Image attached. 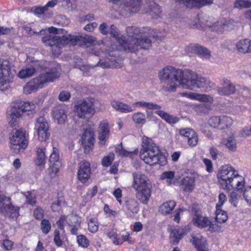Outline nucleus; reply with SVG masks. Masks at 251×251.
Segmentation results:
<instances>
[{
	"mask_svg": "<svg viewBox=\"0 0 251 251\" xmlns=\"http://www.w3.org/2000/svg\"><path fill=\"white\" fill-rule=\"evenodd\" d=\"M132 187L136 191L137 198L143 204H147L151 197L152 185L147 177L140 172L132 174Z\"/></svg>",
	"mask_w": 251,
	"mask_h": 251,
	"instance_id": "nucleus-6",
	"label": "nucleus"
},
{
	"mask_svg": "<svg viewBox=\"0 0 251 251\" xmlns=\"http://www.w3.org/2000/svg\"><path fill=\"white\" fill-rule=\"evenodd\" d=\"M208 123L213 128L224 130L230 127L233 121L231 118L226 115L214 116L209 118Z\"/></svg>",
	"mask_w": 251,
	"mask_h": 251,
	"instance_id": "nucleus-15",
	"label": "nucleus"
},
{
	"mask_svg": "<svg viewBox=\"0 0 251 251\" xmlns=\"http://www.w3.org/2000/svg\"><path fill=\"white\" fill-rule=\"evenodd\" d=\"M111 104L116 110L123 113H130L135 110L131 105L118 100L112 101Z\"/></svg>",
	"mask_w": 251,
	"mask_h": 251,
	"instance_id": "nucleus-31",
	"label": "nucleus"
},
{
	"mask_svg": "<svg viewBox=\"0 0 251 251\" xmlns=\"http://www.w3.org/2000/svg\"><path fill=\"white\" fill-rule=\"evenodd\" d=\"M77 243L79 246L83 248H87L90 244L89 240L84 235H79L76 238Z\"/></svg>",
	"mask_w": 251,
	"mask_h": 251,
	"instance_id": "nucleus-47",
	"label": "nucleus"
},
{
	"mask_svg": "<svg viewBox=\"0 0 251 251\" xmlns=\"http://www.w3.org/2000/svg\"><path fill=\"white\" fill-rule=\"evenodd\" d=\"M65 204V201L61 199L54 201L51 205V208L53 212H59L62 205Z\"/></svg>",
	"mask_w": 251,
	"mask_h": 251,
	"instance_id": "nucleus-53",
	"label": "nucleus"
},
{
	"mask_svg": "<svg viewBox=\"0 0 251 251\" xmlns=\"http://www.w3.org/2000/svg\"><path fill=\"white\" fill-rule=\"evenodd\" d=\"M169 230L170 231V239L173 245H176L183 237L179 230L178 229H172L171 226H169Z\"/></svg>",
	"mask_w": 251,
	"mask_h": 251,
	"instance_id": "nucleus-40",
	"label": "nucleus"
},
{
	"mask_svg": "<svg viewBox=\"0 0 251 251\" xmlns=\"http://www.w3.org/2000/svg\"><path fill=\"white\" fill-rule=\"evenodd\" d=\"M191 100H198L203 102L212 103L213 101V98L205 94H199L196 93L190 92L189 98Z\"/></svg>",
	"mask_w": 251,
	"mask_h": 251,
	"instance_id": "nucleus-35",
	"label": "nucleus"
},
{
	"mask_svg": "<svg viewBox=\"0 0 251 251\" xmlns=\"http://www.w3.org/2000/svg\"><path fill=\"white\" fill-rule=\"evenodd\" d=\"M234 6L238 9L247 8L251 7V0H236Z\"/></svg>",
	"mask_w": 251,
	"mask_h": 251,
	"instance_id": "nucleus-45",
	"label": "nucleus"
},
{
	"mask_svg": "<svg viewBox=\"0 0 251 251\" xmlns=\"http://www.w3.org/2000/svg\"><path fill=\"white\" fill-rule=\"evenodd\" d=\"M188 144L190 146L195 147L196 146L198 142V136L196 132L194 133V135L191 136L187 139Z\"/></svg>",
	"mask_w": 251,
	"mask_h": 251,
	"instance_id": "nucleus-57",
	"label": "nucleus"
},
{
	"mask_svg": "<svg viewBox=\"0 0 251 251\" xmlns=\"http://www.w3.org/2000/svg\"><path fill=\"white\" fill-rule=\"evenodd\" d=\"M247 45V39H245L239 41L236 43V47L239 52L243 53H249V49L248 48Z\"/></svg>",
	"mask_w": 251,
	"mask_h": 251,
	"instance_id": "nucleus-44",
	"label": "nucleus"
},
{
	"mask_svg": "<svg viewBox=\"0 0 251 251\" xmlns=\"http://www.w3.org/2000/svg\"><path fill=\"white\" fill-rule=\"evenodd\" d=\"M11 150L16 153H19L21 150H24L27 146L28 140L24 129L17 130L10 137Z\"/></svg>",
	"mask_w": 251,
	"mask_h": 251,
	"instance_id": "nucleus-11",
	"label": "nucleus"
},
{
	"mask_svg": "<svg viewBox=\"0 0 251 251\" xmlns=\"http://www.w3.org/2000/svg\"><path fill=\"white\" fill-rule=\"evenodd\" d=\"M41 228L43 233L48 234L51 229V224L50 221H42Z\"/></svg>",
	"mask_w": 251,
	"mask_h": 251,
	"instance_id": "nucleus-55",
	"label": "nucleus"
},
{
	"mask_svg": "<svg viewBox=\"0 0 251 251\" xmlns=\"http://www.w3.org/2000/svg\"><path fill=\"white\" fill-rule=\"evenodd\" d=\"M145 1L148 6L146 12L151 15L152 18L158 19L161 12L160 7L154 1V0H145Z\"/></svg>",
	"mask_w": 251,
	"mask_h": 251,
	"instance_id": "nucleus-25",
	"label": "nucleus"
},
{
	"mask_svg": "<svg viewBox=\"0 0 251 251\" xmlns=\"http://www.w3.org/2000/svg\"><path fill=\"white\" fill-rule=\"evenodd\" d=\"M60 70L59 64L52 63L47 71L41 74L38 77L26 84L23 88L24 93L29 94L36 92L38 89L42 88L45 83L53 81L59 77Z\"/></svg>",
	"mask_w": 251,
	"mask_h": 251,
	"instance_id": "nucleus-5",
	"label": "nucleus"
},
{
	"mask_svg": "<svg viewBox=\"0 0 251 251\" xmlns=\"http://www.w3.org/2000/svg\"><path fill=\"white\" fill-rule=\"evenodd\" d=\"M125 208L132 213H137L139 209L138 201L134 199H128L125 201Z\"/></svg>",
	"mask_w": 251,
	"mask_h": 251,
	"instance_id": "nucleus-34",
	"label": "nucleus"
},
{
	"mask_svg": "<svg viewBox=\"0 0 251 251\" xmlns=\"http://www.w3.org/2000/svg\"><path fill=\"white\" fill-rule=\"evenodd\" d=\"M195 132L193 129L190 128L180 129L179 130L180 135L187 138V139L191 136L194 135Z\"/></svg>",
	"mask_w": 251,
	"mask_h": 251,
	"instance_id": "nucleus-56",
	"label": "nucleus"
},
{
	"mask_svg": "<svg viewBox=\"0 0 251 251\" xmlns=\"http://www.w3.org/2000/svg\"><path fill=\"white\" fill-rule=\"evenodd\" d=\"M35 128L40 141H45L49 139L50 135L49 124L44 117H39L37 119Z\"/></svg>",
	"mask_w": 251,
	"mask_h": 251,
	"instance_id": "nucleus-16",
	"label": "nucleus"
},
{
	"mask_svg": "<svg viewBox=\"0 0 251 251\" xmlns=\"http://www.w3.org/2000/svg\"><path fill=\"white\" fill-rule=\"evenodd\" d=\"M218 178L223 189L228 191L233 190L229 195V201L234 207H236L240 198L238 192L244 186L242 176L231 166L224 165L218 174Z\"/></svg>",
	"mask_w": 251,
	"mask_h": 251,
	"instance_id": "nucleus-2",
	"label": "nucleus"
},
{
	"mask_svg": "<svg viewBox=\"0 0 251 251\" xmlns=\"http://www.w3.org/2000/svg\"><path fill=\"white\" fill-rule=\"evenodd\" d=\"M98 221H89L88 222V229L92 233H96L99 228Z\"/></svg>",
	"mask_w": 251,
	"mask_h": 251,
	"instance_id": "nucleus-54",
	"label": "nucleus"
},
{
	"mask_svg": "<svg viewBox=\"0 0 251 251\" xmlns=\"http://www.w3.org/2000/svg\"><path fill=\"white\" fill-rule=\"evenodd\" d=\"M26 202L30 204L31 205H33L36 203V199L34 196H33L31 193L28 192L27 194L25 195Z\"/></svg>",
	"mask_w": 251,
	"mask_h": 251,
	"instance_id": "nucleus-62",
	"label": "nucleus"
},
{
	"mask_svg": "<svg viewBox=\"0 0 251 251\" xmlns=\"http://www.w3.org/2000/svg\"><path fill=\"white\" fill-rule=\"evenodd\" d=\"M109 33L111 36L115 38L119 44V50L125 51H134L132 47L128 44L126 38L120 35L119 30L114 25H111L109 29Z\"/></svg>",
	"mask_w": 251,
	"mask_h": 251,
	"instance_id": "nucleus-17",
	"label": "nucleus"
},
{
	"mask_svg": "<svg viewBox=\"0 0 251 251\" xmlns=\"http://www.w3.org/2000/svg\"><path fill=\"white\" fill-rule=\"evenodd\" d=\"M160 80L166 84L163 89L167 91H176L177 83L184 89L196 91L202 89L205 91L210 90L213 83L204 77L199 76L192 71L183 72L182 70L176 69L171 66L164 67L159 73Z\"/></svg>",
	"mask_w": 251,
	"mask_h": 251,
	"instance_id": "nucleus-1",
	"label": "nucleus"
},
{
	"mask_svg": "<svg viewBox=\"0 0 251 251\" xmlns=\"http://www.w3.org/2000/svg\"><path fill=\"white\" fill-rule=\"evenodd\" d=\"M203 163L206 166V170L209 172L211 173L213 171V164L211 161L207 158H204L203 159Z\"/></svg>",
	"mask_w": 251,
	"mask_h": 251,
	"instance_id": "nucleus-64",
	"label": "nucleus"
},
{
	"mask_svg": "<svg viewBox=\"0 0 251 251\" xmlns=\"http://www.w3.org/2000/svg\"><path fill=\"white\" fill-rule=\"evenodd\" d=\"M193 225L198 227L203 228L210 232H219L221 231L220 224L226 221H193Z\"/></svg>",
	"mask_w": 251,
	"mask_h": 251,
	"instance_id": "nucleus-18",
	"label": "nucleus"
},
{
	"mask_svg": "<svg viewBox=\"0 0 251 251\" xmlns=\"http://www.w3.org/2000/svg\"><path fill=\"white\" fill-rule=\"evenodd\" d=\"M185 209L181 207L176 209L173 213V220H180V215H182Z\"/></svg>",
	"mask_w": 251,
	"mask_h": 251,
	"instance_id": "nucleus-61",
	"label": "nucleus"
},
{
	"mask_svg": "<svg viewBox=\"0 0 251 251\" xmlns=\"http://www.w3.org/2000/svg\"><path fill=\"white\" fill-rule=\"evenodd\" d=\"M218 202L216 204V207H221L226 201V197L223 193L219 194L218 197Z\"/></svg>",
	"mask_w": 251,
	"mask_h": 251,
	"instance_id": "nucleus-63",
	"label": "nucleus"
},
{
	"mask_svg": "<svg viewBox=\"0 0 251 251\" xmlns=\"http://www.w3.org/2000/svg\"><path fill=\"white\" fill-rule=\"evenodd\" d=\"M49 161L50 163L49 169L50 176L52 178L54 177L59 171L60 165L58 150L56 148L53 147L52 152L50 155Z\"/></svg>",
	"mask_w": 251,
	"mask_h": 251,
	"instance_id": "nucleus-19",
	"label": "nucleus"
},
{
	"mask_svg": "<svg viewBox=\"0 0 251 251\" xmlns=\"http://www.w3.org/2000/svg\"><path fill=\"white\" fill-rule=\"evenodd\" d=\"M0 213L6 218L17 219L19 216V207L14 206L9 197L0 193Z\"/></svg>",
	"mask_w": 251,
	"mask_h": 251,
	"instance_id": "nucleus-13",
	"label": "nucleus"
},
{
	"mask_svg": "<svg viewBox=\"0 0 251 251\" xmlns=\"http://www.w3.org/2000/svg\"><path fill=\"white\" fill-rule=\"evenodd\" d=\"M135 109V107L145 108L148 109L155 110L161 109V107L155 103L151 102H146L144 101H137L132 103L131 105Z\"/></svg>",
	"mask_w": 251,
	"mask_h": 251,
	"instance_id": "nucleus-33",
	"label": "nucleus"
},
{
	"mask_svg": "<svg viewBox=\"0 0 251 251\" xmlns=\"http://www.w3.org/2000/svg\"><path fill=\"white\" fill-rule=\"evenodd\" d=\"M71 97L70 94L65 91H61L58 96V99L61 101H66L68 100Z\"/></svg>",
	"mask_w": 251,
	"mask_h": 251,
	"instance_id": "nucleus-59",
	"label": "nucleus"
},
{
	"mask_svg": "<svg viewBox=\"0 0 251 251\" xmlns=\"http://www.w3.org/2000/svg\"><path fill=\"white\" fill-rule=\"evenodd\" d=\"M12 63L7 60L0 59V90L7 89L8 84L12 81L13 74Z\"/></svg>",
	"mask_w": 251,
	"mask_h": 251,
	"instance_id": "nucleus-12",
	"label": "nucleus"
},
{
	"mask_svg": "<svg viewBox=\"0 0 251 251\" xmlns=\"http://www.w3.org/2000/svg\"><path fill=\"white\" fill-rule=\"evenodd\" d=\"M200 24L203 28H209L211 30L219 33L233 29L235 26V23L232 20H221L217 22H212L210 20H206L205 23L201 21Z\"/></svg>",
	"mask_w": 251,
	"mask_h": 251,
	"instance_id": "nucleus-14",
	"label": "nucleus"
},
{
	"mask_svg": "<svg viewBox=\"0 0 251 251\" xmlns=\"http://www.w3.org/2000/svg\"><path fill=\"white\" fill-rule=\"evenodd\" d=\"M133 121L137 124H143L145 122V115L142 112H137L132 116Z\"/></svg>",
	"mask_w": 251,
	"mask_h": 251,
	"instance_id": "nucleus-50",
	"label": "nucleus"
},
{
	"mask_svg": "<svg viewBox=\"0 0 251 251\" xmlns=\"http://www.w3.org/2000/svg\"><path fill=\"white\" fill-rule=\"evenodd\" d=\"M216 215L215 220H227L226 212L221 209V207H216Z\"/></svg>",
	"mask_w": 251,
	"mask_h": 251,
	"instance_id": "nucleus-52",
	"label": "nucleus"
},
{
	"mask_svg": "<svg viewBox=\"0 0 251 251\" xmlns=\"http://www.w3.org/2000/svg\"><path fill=\"white\" fill-rule=\"evenodd\" d=\"M109 57H107L106 60L103 61L100 59L97 64V66H100L102 68H116L117 67L118 59L116 58V54L113 53H110Z\"/></svg>",
	"mask_w": 251,
	"mask_h": 251,
	"instance_id": "nucleus-30",
	"label": "nucleus"
},
{
	"mask_svg": "<svg viewBox=\"0 0 251 251\" xmlns=\"http://www.w3.org/2000/svg\"><path fill=\"white\" fill-rule=\"evenodd\" d=\"M90 164L87 161L81 163L77 172L78 179L82 183H84L90 178Z\"/></svg>",
	"mask_w": 251,
	"mask_h": 251,
	"instance_id": "nucleus-24",
	"label": "nucleus"
},
{
	"mask_svg": "<svg viewBox=\"0 0 251 251\" xmlns=\"http://www.w3.org/2000/svg\"><path fill=\"white\" fill-rule=\"evenodd\" d=\"M188 50L197 54L199 56L205 59L210 57L211 52L207 48L199 45H192L188 47Z\"/></svg>",
	"mask_w": 251,
	"mask_h": 251,
	"instance_id": "nucleus-29",
	"label": "nucleus"
},
{
	"mask_svg": "<svg viewBox=\"0 0 251 251\" xmlns=\"http://www.w3.org/2000/svg\"><path fill=\"white\" fill-rule=\"evenodd\" d=\"M45 150L44 148H37V158L35 160V163L38 166H44L46 163V156L45 154Z\"/></svg>",
	"mask_w": 251,
	"mask_h": 251,
	"instance_id": "nucleus-38",
	"label": "nucleus"
},
{
	"mask_svg": "<svg viewBox=\"0 0 251 251\" xmlns=\"http://www.w3.org/2000/svg\"><path fill=\"white\" fill-rule=\"evenodd\" d=\"M64 237L60 234L58 230L55 229L54 232L53 242L58 247H61L63 245Z\"/></svg>",
	"mask_w": 251,
	"mask_h": 251,
	"instance_id": "nucleus-46",
	"label": "nucleus"
},
{
	"mask_svg": "<svg viewBox=\"0 0 251 251\" xmlns=\"http://www.w3.org/2000/svg\"><path fill=\"white\" fill-rule=\"evenodd\" d=\"M118 7L120 14L128 16L129 15L139 12L141 7V0H108Z\"/></svg>",
	"mask_w": 251,
	"mask_h": 251,
	"instance_id": "nucleus-10",
	"label": "nucleus"
},
{
	"mask_svg": "<svg viewBox=\"0 0 251 251\" xmlns=\"http://www.w3.org/2000/svg\"><path fill=\"white\" fill-rule=\"evenodd\" d=\"M42 41L45 46L51 48L52 54L54 56H58L61 53L62 48L65 45L70 44L73 46L78 45L88 46L94 43L95 38L88 35L82 36L69 34L60 37L47 34L42 37Z\"/></svg>",
	"mask_w": 251,
	"mask_h": 251,
	"instance_id": "nucleus-3",
	"label": "nucleus"
},
{
	"mask_svg": "<svg viewBox=\"0 0 251 251\" xmlns=\"http://www.w3.org/2000/svg\"><path fill=\"white\" fill-rule=\"evenodd\" d=\"M44 210L41 208H37L34 211V216L36 220H43ZM44 220H45L44 219Z\"/></svg>",
	"mask_w": 251,
	"mask_h": 251,
	"instance_id": "nucleus-58",
	"label": "nucleus"
},
{
	"mask_svg": "<svg viewBox=\"0 0 251 251\" xmlns=\"http://www.w3.org/2000/svg\"><path fill=\"white\" fill-rule=\"evenodd\" d=\"M223 144L230 151H235L236 150V142L233 135H231L223 141Z\"/></svg>",
	"mask_w": 251,
	"mask_h": 251,
	"instance_id": "nucleus-41",
	"label": "nucleus"
},
{
	"mask_svg": "<svg viewBox=\"0 0 251 251\" xmlns=\"http://www.w3.org/2000/svg\"><path fill=\"white\" fill-rule=\"evenodd\" d=\"M243 196L247 203L251 206V186L245 188Z\"/></svg>",
	"mask_w": 251,
	"mask_h": 251,
	"instance_id": "nucleus-51",
	"label": "nucleus"
},
{
	"mask_svg": "<svg viewBox=\"0 0 251 251\" xmlns=\"http://www.w3.org/2000/svg\"><path fill=\"white\" fill-rule=\"evenodd\" d=\"M35 107L33 102L16 101L13 102L8 108L6 112L10 126H15L17 119L22 116L24 112L32 110Z\"/></svg>",
	"mask_w": 251,
	"mask_h": 251,
	"instance_id": "nucleus-8",
	"label": "nucleus"
},
{
	"mask_svg": "<svg viewBox=\"0 0 251 251\" xmlns=\"http://www.w3.org/2000/svg\"><path fill=\"white\" fill-rule=\"evenodd\" d=\"M140 157L146 164L151 166L159 164L164 166L167 163L166 156L152 140L146 136L142 138Z\"/></svg>",
	"mask_w": 251,
	"mask_h": 251,
	"instance_id": "nucleus-4",
	"label": "nucleus"
},
{
	"mask_svg": "<svg viewBox=\"0 0 251 251\" xmlns=\"http://www.w3.org/2000/svg\"><path fill=\"white\" fill-rule=\"evenodd\" d=\"M145 28H141L135 26H128L126 27V31L130 40H127L128 44L132 47L134 51L129 52L135 53L140 49L148 50L151 46V41L148 38L139 39L138 36L143 33Z\"/></svg>",
	"mask_w": 251,
	"mask_h": 251,
	"instance_id": "nucleus-7",
	"label": "nucleus"
},
{
	"mask_svg": "<svg viewBox=\"0 0 251 251\" xmlns=\"http://www.w3.org/2000/svg\"><path fill=\"white\" fill-rule=\"evenodd\" d=\"M176 203L174 201H169L163 203L159 207L160 211L164 214H170L176 206Z\"/></svg>",
	"mask_w": 251,
	"mask_h": 251,
	"instance_id": "nucleus-36",
	"label": "nucleus"
},
{
	"mask_svg": "<svg viewBox=\"0 0 251 251\" xmlns=\"http://www.w3.org/2000/svg\"><path fill=\"white\" fill-rule=\"evenodd\" d=\"M175 172L172 171H165L162 173L160 176L161 180H165L168 185H174L175 183L173 181L175 178Z\"/></svg>",
	"mask_w": 251,
	"mask_h": 251,
	"instance_id": "nucleus-42",
	"label": "nucleus"
},
{
	"mask_svg": "<svg viewBox=\"0 0 251 251\" xmlns=\"http://www.w3.org/2000/svg\"><path fill=\"white\" fill-rule=\"evenodd\" d=\"M32 11L35 15L39 16L47 11L46 9V7H45V6H43L33 7L32 9Z\"/></svg>",
	"mask_w": 251,
	"mask_h": 251,
	"instance_id": "nucleus-60",
	"label": "nucleus"
},
{
	"mask_svg": "<svg viewBox=\"0 0 251 251\" xmlns=\"http://www.w3.org/2000/svg\"><path fill=\"white\" fill-rule=\"evenodd\" d=\"M36 68L33 65L29 67H26L20 70L18 74V76L21 78H25L31 76L36 72Z\"/></svg>",
	"mask_w": 251,
	"mask_h": 251,
	"instance_id": "nucleus-37",
	"label": "nucleus"
},
{
	"mask_svg": "<svg viewBox=\"0 0 251 251\" xmlns=\"http://www.w3.org/2000/svg\"><path fill=\"white\" fill-rule=\"evenodd\" d=\"M114 159V154L113 153H110L103 158L101 161V164L104 167H108L111 165Z\"/></svg>",
	"mask_w": 251,
	"mask_h": 251,
	"instance_id": "nucleus-49",
	"label": "nucleus"
},
{
	"mask_svg": "<svg viewBox=\"0 0 251 251\" xmlns=\"http://www.w3.org/2000/svg\"><path fill=\"white\" fill-rule=\"evenodd\" d=\"M109 134V127L108 123L106 120L100 122L99 127V144L103 146L105 144L106 138Z\"/></svg>",
	"mask_w": 251,
	"mask_h": 251,
	"instance_id": "nucleus-27",
	"label": "nucleus"
},
{
	"mask_svg": "<svg viewBox=\"0 0 251 251\" xmlns=\"http://www.w3.org/2000/svg\"><path fill=\"white\" fill-rule=\"evenodd\" d=\"M116 152L120 156L126 157H131L134 154H137L138 152V150H135L134 151H127L123 148L122 144L121 143L115 149Z\"/></svg>",
	"mask_w": 251,
	"mask_h": 251,
	"instance_id": "nucleus-39",
	"label": "nucleus"
},
{
	"mask_svg": "<svg viewBox=\"0 0 251 251\" xmlns=\"http://www.w3.org/2000/svg\"><path fill=\"white\" fill-rule=\"evenodd\" d=\"M95 100L88 97L77 101L74 106V111L79 118L91 117L95 113Z\"/></svg>",
	"mask_w": 251,
	"mask_h": 251,
	"instance_id": "nucleus-9",
	"label": "nucleus"
},
{
	"mask_svg": "<svg viewBox=\"0 0 251 251\" xmlns=\"http://www.w3.org/2000/svg\"><path fill=\"white\" fill-rule=\"evenodd\" d=\"M189 211L194 216L192 220H201L202 218L201 208L198 204L193 203L189 207Z\"/></svg>",
	"mask_w": 251,
	"mask_h": 251,
	"instance_id": "nucleus-43",
	"label": "nucleus"
},
{
	"mask_svg": "<svg viewBox=\"0 0 251 251\" xmlns=\"http://www.w3.org/2000/svg\"><path fill=\"white\" fill-rule=\"evenodd\" d=\"M107 236L112 241L113 243L116 245H122L123 241L120 238L118 237V234L114 231H111L107 233Z\"/></svg>",
	"mask_w": 251,
	"mask_h": 251,
	"instance_id": "nucleus-48",
	"label": "nucleus"
},
{
	"mask_svg": "<svg viewBox=\"0 0 251 251\" xmlns=\"http://www.w3.org/2000/svg\"><path fill=\"white\" fill-rule=\"evenodd\" d=\"M177 2L183 4L186 7L189 8H200L206 5L213 3V0H175Z\"/></svg>",
	"mask_w": 251,
	"mask_h": 251,
	"instance_id": "nucleus-23",
	"label": "nucleus"
},
{
	"mask_svg": "<svg viewBox=\"0 0 251 251\" xmlns=\"http://www.w3.org/2000/svg\"><path fill=\"white\" fill-rule=\"evenodd\" d=\"M196 185V177L194 176H188L183 177L180 182V188L184 192H191Z\"/></svg>",
	"mask_w": 251,
	"mask_h": 251,
	"instance_id": "nucleus-26",
	"label": "nucleus"
},
{
	"mask_svg": "<svg viewBox=\"0 0 251 251\" xmlns=\"http://www.w3.org/2000/svg\"><path fill=\"white\" fill-rule=\"evenodd\" d=\"M94 132L91 129H85L81 136V144L84 149V152L88 153L94 146Z\"/></svg>",
	"mask_w": 251,
	"mask_h": 251,
	"instance_id": "nucleus-20",
	"label": "nucleus"
},
{
	"mask_svg": "<svg viewBox=\"0 0 251 251\" xmlns=\"http://www.w3.org/2000/svg\"><path fill=\"white\" fill-rule=\"evenodd\" d=\"M52 115L55 122L63 124L67 118V108L63 105L56 106L52 110Z\"/></svg>",
	"mask_w": 251,
	"mask_h": 251,
	"instance_id": "nucleus-21",
	"label": "nucleus"
},
{
	"mask_svg": "<svg viewBox=\"0 0 251 251\" xmlns=\"http://www.w3.org/2000/svg\"><path fill=\"white\" fill-rule=\"evenodd\" d=\"M222 85V86L218 87L217 90L218 93L220 95H229L235 91V86L228 79H223Z\"/></svg>",
	"mask_w": 251,
	"mask_h": 251,
	"instance_id": "nucleus-28",
	"label": "nucleus"
},
{
	"mask_svg": "<svg viewBox=\"0 0 251 251\" xmlns=\"http://www.w3.org/2000/svg\"><path fill=\"white\" fill-rule=\"evenodd\" d=\"M190 242L197 251H207V243L206 239L199 234L192 233Z\"/></svg>",
	"mask_w": 251,
	"mask_h": 251,
	"instance_id": "nucleus-22",
	"label": "nucleus"
},
{
	"mask_svg": "<svg viewBox=\"0 0 251 251\" xmlns=\"http://www.w3.org/2000/svg\"><path fill=\"white\" fill-rule=\"evenodd\" d=\"M155 112L162 119L170 124H176L179 121V118L178 117L171 115L164 111L161 110V109H157Z\"/></svg>",
	"mask_w": 251,
	"mask_h": 251,
	"instance_id": "nucleus-32",
	"label": "nucleus"
}]
</instances>
